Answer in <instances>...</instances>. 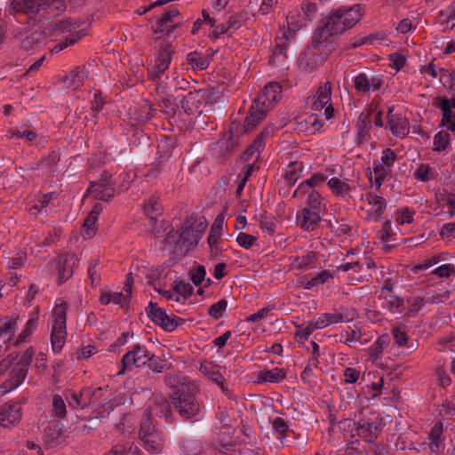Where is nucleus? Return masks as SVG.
I'll return each instance as SVG.
<instances>
[{"label":"nucleus","instance_id":"obj_1","mask_svg":"<svg viewBox=\"0 0 455 455\" xmlns=\"http://www.w3.org/2000/svg\"><path fill=\"white\" fill-rule=\"evenodd\" d=\"M281 97L282 86L275 82L267 84L251 107L249 116L244 120L245 131L250 132L254 129Z\"/></svg>","mask_w":455,"mask_h":455},{"label":"nucleus","instance_id":"obj_2","mask_svg":"<svg viewBox=\"0 0 455 455\" xmlns=\"http://www.w3.org/2000/svg\"><path fill=\"white\" fill-rule=\"evenodd\" d=\"M196 387L187 381H180L174 387L171 401L183 419H192L200 411V403L196 397Z\"/></svg>","mask_w":455,"mask_h":455},{"label":"nucleus","instance_id":"obj_3","mask_svg":"<svg viewBox=\"0 0 455 455\" xmlns=\"http://www.w3.org/2000/svg\"><path fill=\"white\" fill-rule=\"evenodd\" d=\"M69 305L60 299L52 310L48 326L51 330V343L54 353H60L67 339V313Z\"/></svg>","mask_w":455,"mask_h":455},{"label":"nucleus","instance_id":"obj_4","mask_svg":"<svg viewBox=\"0 0 455 455\" xmlns=\"http://www.w3.org/2000/svg\"><path fill=\"white\" fill-rule=\"evenodd\" d=\"M396 157V153L393 149L386 148L382 151L380 159L374 160L372 168L368 169L367 177L376 189H379L390 176Z\"/></svg>","mask_w":455,"mask_h":455},{"label":"nucleus","instance_id":"obj_5","mask_svg":"<svg viewBox=\"0 0 455 455\" xmlns=\"http://www.w3.org/2000/svg\"><path fill=\"white\" fill-rule=\"evenodd\" d=\"M364 8L361 4H355L350 7H339L333 10L328 19L338 34L354 27L363 17Z\"/></svg>","mask_w":455,"mask_h":455},{"label":"nucleus","instance_id":"obj_6","mask_svg":"<svg viewBox=\"0 0 455 455\" xmlns=\"http://www.w3.org/2000/svg\"><path fill=\"white\" fill-rule=\"evenodd\" d=\"M11 9L14 12L38 13L46 9L52 12L65 9L63 0H11Z\"/></svg>","mask_w":455,"mask_h":455},{"label":"nucleus","instance_id":"obj_7","mask_svg":"<svg viewBox=\"0 0 455 455\" xmlns=\"http://www.w3.org/2000/svg\"><path fill=\"white\" fill-rule=\"evenodd\" d=\"M360 209L364 214V219L371 221L380 220L387 208L384 197L373 192H366L361 196Z\"/></svg>","mask_w":455,"mask_h":455},{"label":"nucleus","instance_id":"obj_8","mask_svg":"<svg viewBox=\"0 0 455 455\" xmlns=\"http://www.w3.org/2000/svg\"><path fill=\"white\" fill-rule=\"evenodd\" d=\"M79 26L76 22H73L71 20H63L55 23V32L58 35H65V40L57 44L52 50V52L58 53L66 47L75 44L84 36V33L78 29Z\"/></svg>","mask_w":455,"mask_h":455},{"label":"nucleus","instance_id":"obj_9","mask_svg":"<svg viewBox=\"0 0 455 455\" xmlns=\"http://www.w3.org/2000/svg\"><path fill=\"white\" fill-rule=\"evenodd\" d=\"M432 105L442 112L439 126L450 131L455 136V98L436 96L433 99Z\"/></svg>","mask_w":455,"mask_h":455},{"label":"nucleus","instance_id":"obj_10","mask_svg":"<svg viewBox=\"0 0 455 455\" xmlns=\"http://www.w3.org/2000/svg\"><path fill=\"white\" fill-rule=\"evenodd\" d=\"M299 12L303 14V17L300 20L295 19L297 13H289L287 15V31H283V34L286 40L289 39L290 36H293L297 30L305 27L315 17L316 5L310 2H304L301 4Z\"/></svg>","mask_w":455,"mask_h":455},{"label":"nucleus","instance_id":"obj_11","mask_svg":"<svg viewBox=\"0 0 455 455\" xmlns=\"http://www.w3.org/2000/svg\"><path fill=\"white\" fill-rule=\"evenodd\" d=\"M355 90L360 94L379 92L385 85V77L372 72H362L353 79Z\"/></svg>","mask_w":455,"mask_h":455},{"label":"nucleus","instance_id":"obj_12","mask_svg":"<svg viewBox=\"0 0 455 455\" xmlns=\"http://www.w3.org/2000/svg\"><path fill=\"white\" fill-rule=\"evenodd\" d=\"M103 390L101 387L92 389L90 387L82 388L79 393L69 391L66 395V399L69 406L76 409H83L86 406L94 405L99 403L102 397Z\"/></svg>","mask_w":455,"mask_h":455},{"label":"nucleus","instance_id":"obj_13","mask_svg":"<svg viewBox=\"0 0 455 455\" xmlns=\"http://www.w3.org/2000/svg\"><path fill=\"white\" fill-rule=\"evenodd\" d=\"M249 436L246 428H225V431L219 435L214 445L220 452L227 454L232 451L233 446L246 443Z\"/></svg>","mask_w":455,"mask_h":455},{"label":"nucleus","instance_id":"obj_14","mask_svg":"<svg viewBox=\"0 0 455 455\" xmlns=\"http://www.w3.org/2000/svg\"><path fill=\"white\" fill-rule=\"evenodd\" d=\"M173 50L171 43L162 42L156 53L155 64L148 70L149 79L155 81L160 78L168 68L172 61Z\"/></svg>","mask_w":455,"mask_h":455},{"label":"nucleus","instance_id":"obj_15","mask_svg":"<svg viewBox=\"0 0 455 455\" xmlns=\"http://www.w3.org/2000/svg\"><path fill=\"white\" fill-rule=\"evenodd\" d=\"M148 317L164 331H174L183 320L174 315H168L164 309L159 307L156 303L150 302L147 308Z\"/></svg>","mask_w":455,"mask_h":455},{"label":"nucleus","instance_id":"obj_16","mask_svg":"<svg viewBox=\"0 0 455 455\" xmlns=\"http://www.w3.org/2000/svg\"><path fill=\"white\" fill-rule=\"evenodd\" d=\"M148 350L144 346L139 344L133 345L128 352H126L122 358V369L118 375L124 374L125 371L132 370L135 367H143L146 365L148 359Z\"/></svg>","mask_w":455,"mask_h":455},{"label":"nucleus","instance_id":"obj_17","mask_svg":"<svg viewBox=\"0 0 455 455\" xmlns=\"http://www.w3.org/2000/svg\"><path fill=\"white\" fill-rule=\"evenodd\" d=\"M387 124L393 135L403 138L409 133L408 119L401 112H395L393 107L387 110Z\"/></svg>","mask_w":455,"mask_h":455},{"label":"nucleus","instance_id":"obj_18","mask_svg":"<svg viewBox=\"0 0 455 455\" xmlns=\"http://www.w3.org/2000/svg\"><path fill=\"white\" fill-rule=\"evenodd\" d=\"M290 261V269L299 273L315 268L319 264L317 254L312 251L300 256L291 257Z\"/></svg>","mask_w":455,"mask_h":455},{"label":"nucleus","instance_id":"obj_19","mask_svg":"<svg viewBox=\"0 0 455 455\" xmlns=\"http://www.w3.org/2000/svg\"><path fill=\"white\" fill-rule=\"evenodd\" d=\"M179 11L169 7L156 22L155 33H169L180 22Z\"/></svg>","mask_w":455,"mask_h":455},{"label":"nucleus","instance_id":"obj_20","mask_svg":"<svg viewBox=\"0 0 455 455\" xmlns=\"http://www.w3.org/2000/svg\"><path fill=\"white\" fill-rule=\"evenodd\" d=\"M139 439L142 446L151 453L161 451L163 442L154 428H140Z\"/></svg>","mask_w":455,"mask_h":455},{"label":"nucleus","instance_id":"obj_21","mask_svg":"<svg viewBox=\"0 0 455 455\" xmlns=\"http://www.w3.org/2000/svg\"><path fill=\"white\" fill-rule=\"evenodd\" d=\"M371 114L372 112L368 110L361 113L355 124V143L360 146L367 141L370 138V129L371 126Z\"/></svg>","mask_w":455,"mask_h":455},{"label":"nucleus","instance_id":"obj_22","mask_svg":"<svg viewBox=\"0 0 455 455\" xmlns=\"http://www.w3.org/2000/svg\"><path fill=\"white\" fill-rule=\"evenodd\" d=\"M321 212L318 211L303 208L297 216L298 225L305 231H313L321 221Z\"/></svg>","mask_w":455,"mask_h":455},{"label":"nucleus","instance_id":"obj_23","mask_svg":"<svg viewBox=\"0 0 455 455\" xmlns=\"http://www.w3.org/2000/svg\"><path fill=\"white\" fill-rule=\"evenodd\" d=\"M28 368L15 365L9 373L8 379L2 384L4 393H8L18 387L25 379Z\"/></svg>","mask_w":455,"mask_h":455},{"label":"nucleus","instance_id":"obj_24","mask_svg":"<svg viewBox=\"0 0 455 455\" xmlns=\"http://www.w3.org/2000/svg\"><path fill=\"white\" fill-rule=\"evenodd\" d=\"M78 258L74 253H67L60 258L58 271L61 281L64 282L72 276L74 268L78 265Z\"/></svg>","mask_w":455,"mask_h":455},{"label":"nucleus","instance_id":"obj_25","mask_svg":"<svg viewBox=\"0 0 455 455\" xmlns=\"http://www.w3.org/2000/svg\"><path fill=\"white\" fill-rule=\"evenodd\" d=\"M103 210L102 204L97 203L94 204L93 208L88 214L87 218L84 221L83 226V234L84 236L91 238L92 237L97 231V220Z\"/></svg>","mask_w":455,"mask_h":455},{"label":"nucleus","instance_id":"obj_26","mask_svg":"<svg viewBox=\"0 0 455 455\" xmlns=\"http://www.w3.org/2000/svg\"><path fill=\"white\" fill-rule=\"evenodd\" d=\"M199 238L200 235L198 231L195 230V228L190 224H185L181 228L177 244L188 250L193 246H196Z\"/></svg>","mask_w":455,"mask_h":455},{"label":"nucleus","instance_id":"obj_27","mask_svg":"<svg viewBox=\"0 0 455 455\" xmlns=\"http://www.w3.org/2000/svg\"><path fill=\"white\" fill-rule=\"evenodd\" d=\"M331 101V84L328 81L319 86L316 95L313 97L312 109L315 111L322 110Z\"/></svg>","mask_w":455,"mask_h":455},{"label":"nucleus","instance_id":"obj_28","mask_svg":"<svg viewBox=\"0 0 455 455\" xmlns=\"http://www.w3.org/2000/svg\"><path fill=\"white\" fill-rule=\"evenodd\" d=\"M332 28L331 21L327 18L325 23L317 28L315 31L313 36V45L315 48L321 47L323 44L328 43L330 38L335 35H339L338 32L334 30Z\"/></svg>","mask_w":455,"mask_h":455},{"label":"nucleus","instance_id":"obj_29","mask_svg":"<svg viewBox=\"0 0 455 455\" xmlns=\"http://www.w3.org/2000/svg\"><path fill=\"white\" fill-rule=\"evenodd\" d=\"M88 77V70L84 67H77L63 79L65 86L68 89L76 90L84 84Z\"/></svg>","mask_w":455,"mask_h":455},{"label":"nucleus","instance_id":"obj_30","mask_svg":"<svg viewBox=\"0 0 455 455\" xmlns=\"http://www.w3.org/2000/svg\"><path fill=\"white\" fill-rule=\"evenodd\" d=\"M223 222L224 220L222 217H217L214 222L212 225L210 234L208 235L207 241L211 249V252L213 255H218L219 249V240L222 234L223 229Z\"/></svg>","mask_w":455,"mask_h":455},{"label":"nucleus","instance_id":"obj_31","mask_svg":"<svg viewBox=\"0 0 455 455\" xmlns=\"http://www.w3.org/2000/svg\"><path fill=\"white\" fill-rule=\"evenodd\" d=\"M67 437L62 428H44L42 441L46 448H52L62 443Z\"/></svg>","mask_w":455,"mask_h":455},{"label":"nucleus","instance_id":"obj_32","mask_svg":"<svg viewBox=\"0 0 455 455\" xmlns=\"http://www.w3.org/2000/svg\"><path fill=\"white\" fill-rule=\"evenodd\" d=\"M286 378V371L282 368H273L271 370H262L257 373L256 383L265 382L279 383Z\"/></svg>","mask_w":455,"mask_h":455},{"label":"nucleus","instance_id":"obj_33","mask_svg":"<svg viewBox=\"0 0 455 455\" xmlns=\"http://www.w3.org/2000/svg\"><path fill=\"white\" fill-rule=\"evenodd\" d=\"M314 321L315 327L323 329L333 323L348 322L349 318L340 312H335L321 314Z\"/></svg>","mask_w":455,"mask_h":455},{"label":"nucleus","instance_id":"obj_34","mask_svg":"<svg viewBox=\"0 0 455 455\" xmlns=\"http://www.w3.org/2000/svg\"><path fill=\"white\" fill-rule=\"evenodd\" d=\"M380 428H374V432L371 428H343L340 430L344 438L348 435L353 439L355 436L364 439L367 443H374L377 439Z\"/></svg>","mask_w":455,"mask_h":455},{"label":"nucleus","instance_id":"obj_35","mask_svg":"<svg viewBox=\"0 0 455 455\" xmlns=\"http://www.w3.org/2000/svg\"><path fill=\"white\" fill-rule=\"evenodd\" d=\"M327 185L333 195L342 198L346 197L353 189V186L347 179L333 177L328 180Z\"/></svg>","mask_w":455,"mask_h":455},{"label":"nucleus","instance_id":"obj_36","mask_svg":"<svg viewBox=\"0 0 455 455\" xmlns=\"http://www.w3.org/2000/svg\"><path fill=\"white\" fill-rule=\"evenodd\" d=\"M202 100L201 92L198 91L189 92L186 96L182 97L180 101L182 109L188 115L195 114Z\"/></svg>","mask_w":455,"mask_h":455},{"label":"nucleus","instance_id":"obj_37","mask_svg":"<svg viewBox=\"0 0 455 455\" xmlns=\"http://www.w3.org/2000/svg\"><path fill=\"white\" fill-rule=\"evenodd\" d=\"M99 300L102 305L114 303L116 305L124 306L129 301V296L124 295L123 292H111L107 289H101Z\"/></svg>","mask_w":455,"mask_h":455},{"label":"nucleus","instance_id":"obj_38","mask_svg":"<svg viewBox=\"0 0 455 455\" xmlns=\"http://www.w3.org/2000/svg\"><path fill=\"white\" fill-rule=\"evenodd\" d=\"M19 317H10L0 321V341L5 343L9 341L14 335L18 328Z\"/></svg>","mask_w":455,"mask_h":455},{"label":"nucleus","instance_id":"obj_39","mask_svg":"<svg viewBox=\"0 0 455 455\" xmlns=\"http://www.w3.org/2000/svg\"><path fill=\"white\" fill-rule=\"evenodd\" d=\"M436 171L432 168L428 164H419L413 172L414 178L421 182H427L433 180L437 177Z\"/></svg>","mask_w":455,"mask_h":455},{"label":"nucleus","instance_id":"obj_40","mask_svg":"<svg viewBox=\"0 0 455 455\" xmlns=\"http://www.w3.org/2000/svg\"><path fill=\"white\" fill-rule=\"evenodd\" d=\"M88 194L97 200L108 201L115 195L113 187H102V185H90L87 189Z\"/></svg>","mask_w":455,"mask_h":455},{"label":"nucleus","instance_id":"obj_41","mask_svg":"<svg viewBox=\"0 0 455 455\" xmlns=\"http://www.w3.org/2000/svg\"><path fill=\"white\" fill-rule=\"evenodd\" d=\"M38 318L39 317L37 312H32L29 314L28 320L27 321L21 332L19 334L16 339V343L26 341L27 338L35 331Z\"/></svg>","mask_w":455,"mask_h":455},{"label":"nucleus","instance_id":"obj_42","mask_svg":"<svg viewBox=\"0 0 455 455\" xmlns=\"http://www.w3.org/2000/svg\"><path fill=\"white\" fill-rule=\"evenodd\" d=\"M302 171V164L301 163H298V162H295V163H292L291 164L284 174H283V179H284V181L287 183V185L289 186H292L296 183V181L299 180V178L300 177V172Z\"/></svg>","mask_w":455,"mask_h":455},{"label":"nucleus","instance_id":"obj_43","mask_svg":"<svg viewBox=\"0 0 455 455\" xmlns=\"http://www.w3.org/2000/svg\"><path fill=\"white\" fill-rule=\"evenodd\" d=\"M144 212L151 220H156L162 214V206L156 197H150L144 204Z\"/></svg>","mask_w":455,"mask_h":455},{"label":"nucleus","instance_id":"obj_44","mask_svg":"<svg viewBox=\"0 0 455 455\" xmlns=\"http://www.w3.org/2000/svg\"><path fill=\"white\" fill-rule=\"evenodd\" d=\"M188 63L193 68L199 70L206 69L209 66L207 58L201 56L197 52H189L187 55Z\"/></svg>","mask_w":455,"mask_h":455},{"label":"nucleus","instance_id":"obj_45","mask_svg":"<svg viewBox=\"0 0 455 455\" xmlns=\"http://www.w3.org/2000/svg\"><path fill=\"white\" fill-rule=\"evenodd\" d=\"M174 289L178 294L175 298L176 302H184L193 292V287L181 281L174 282Z\"/></svg>","mask_w":455,"mask_h":455},{"label":"nucleus","instance_id":"obj_46","mask_svg":"<svg viewBox=\"0 0 455 455\" xmlns=\"http://www.w3.org/2000/svg\"><path fill=\"white\" fill-rule=\"evenodd\" d=\"M450 131L438 132L435 137L433 141V150L435 151H443L450 145Z\"/></svg>","mask_w":455,"mask_h":455},{"label":"nucleus","instance_id":"obj_47","mask_svg":"<svg viewBox=\"0 0 455 455\" xmlns=\"http://www.w3.org/2000/svg\"><path fill=\"white\" fill-rule=\"evenodd\" d=\"M446 68H443L435 65L433 61L420 68V73L425 76H429L433 79H442L445 74Z\"/></svg>","mask_w":455,"mask_h":455},{"label":"nucleus","instance_id":"obj_48","mask_svg":"<svg viewBox=\"0 0 455 455\" xmlns=\"http://www.w3.org/2000/svg\"><path fill=\"white\" fill-rule=\"evenodd\" d=\"M443 428H431L429 432V447L432 451H440L443 446Z\"/></svg>","mask_w":455,"mask_h":455},{"label":"nucleus","instance_id":"obj_49","mask_svg":"<svg viewBox=\"0 0 455 455\" xmlns=\"http://www.w3.org/2000/svg\"><path fill=\"white\" fill-rule=\"evenodd\" d=\"M451 297V291L445 290L443 291H433L426 294V302L429 304L445 303Z\"/></svg>","mask_w":455,"mask_h":455},{"label":"nucleus","instance_id":"obj_50","mask_svg":"<svg viewBox=\"0 0 455 455\" xmlns=\"http://www.w3.org/2000/svg\"><path fill=\"white\" fill-rule=\"evenodd\" d=\"M331 278H333V275L328 270H323L315 276L309 279L304 287L305 289H312L315 286L325 283Z\"/></svg>","mask_w":455,"mask_h":455},{"label":"nucleus","instance_id":"obj_51","mask_svg":"<svg viewBox=\"0 0 455 455\" xmlns=\"http://www.w3.org/2000/svg\"><path fill=\"white\" fill-rule=\"evenodd\" d=\"M252 169H253V165L247 164L243 169V171L237 175L236 180H235V182L237 184V188H236V191H235L236 196L241 195L249 177L251 175Z\"/></svg>","mask_w":455,"mask_h":455},{"label":"nucleus","instance_id":"obj_52","mask_svg":"<svg viewBox=\"0 0 455 455\" xmlns=\"http://www.w3.org/2000/svg\"><path fill=\"white\" fill-rule=\"evenodd\" d=\"M328 227L331 228L332 232H334L338 235H347L351 228L350 225L344 220H329Z\"/></svg>","mask_w":455,"mask_h":455},{"label":"nucleus","instance_id":"obj_53","mask_svg":"<svg viewBox=\"0 0 455 455\" xmlns=\"http://www.w3.org/2000/svg\"><path fill=\"white\" fill-rule=\"evenodd\" d=\"M415 212L409 207H404L396 212L395 221L398 225L411 224L413 222Z\"/></svg>","mask_w":455,"mask_h":455},{"label":"nucleus","instance_id":"obj_54","mask_svg":"<svg viewBox=\"0 0 455 455\" xmlns=\"http://www.w3.org/2000/svg\"><path fill=\"white\" fill-rule=\"evenodd\" d=\"M232 148L233 142L229 141V139L222 138L216 142L214 147H212V151L215 156H220L225 153L230 152Z\"/></svg>","mask_w":455,"mask_h":455},{"label":"nucleus","instance_id":"obj_55","mask_svg":"<svg viewBox=\"0 0 455 455\" xmlns=\"http://www.w3.org/2000/svg\"><path fill=\"white\" fill-rule=\"evenodd\" d=\"M228 307V301L225 299L219 300L218 302L212 304L208 309V315L213 319H220L224 312L226 311Z\"/></svg>","mask_w":455,"mask_h":455},{"label":"nucleus","instance_id":"obj_56","mask_svg":"<svg viewBox=\"0 0 455 455\" xmlns=\"http://www.w3.org/2000/svg\"><path fill=\"white\" fill-rule=\"evenodd\" d=\"M99 260L96 259H93L90 261L88 266V277L91 281V284L93 287H97L100 283V275L98 271Z\"/></svg>","mask_w":455,"mask_h":455},{"label":"nucleus","instance_id":"obj_57","mask_svg":"<svg viewBox=\"0 0 455 455\" xmlns=\"http://www.w3.org/2000/svg\"><path fill=\"white\" fill-rule=\"evenodd\" d=\"M387 303L388 309L392 313H403L405 309L404 307V301L402 298L390 295L387 298H385Z\"/></svg>","mask_w":455,"mask_h":455},{"label":"nucleus","instance_id":"obj_58","mask_svg":"<svg viewBox=\"0 0 455 455\" xmlns=\"http://www.w3.org/2000/svg\"><path fill=\"white\" fill-rule=\"evenodd\" d=\"M148 359L146 365L152 370L154 372H162L164 369L165 363L164 360L156 356L154 353L148 351Z\"/></svg>","mask_w":455,"mask_h":455},{"label":"nucleus","instance_id":"obj_59","mask_svg":"<svg viewBox=\"0 0 455 455\" xmlns=\"http://www.w3.org/2000/svg\"><path fill=\"white\" fill-rule=\"evenodd\" d=\"M426 297L411 296L407 299L408 313L415 315L426 304Z\"/></svg>","mask_w":455,"mask_h":455},{"label":"nucleus","instance_id":"obj_60","mask_svg":"<svg viewBox=\"0 0 455 455\" xmlns=\"http://www.w3.org/2000/svg\"><path fill=\"white\" fill-rule=\"evenodd\" d=\"M300 64L306 70H314L318 66L315 54L311 51L305 52L300 60Z\"/></svg>","mask_w":455,"mask_h":455},{"label":"nucleus","instance_id":"obj_61","mask_svg":"<svg viewBox=\"0 0 455 455\" xmlns=\"http://www.w3.org/2000/svg\"><path fill=\"white\" fill-rule=\"evenodd\" d=\"M21 419V412L20 408L14 407L10 410L8 414L2 419V422L0 423V427H7L8 424H17Z\"/></svg>","mask_w":455,"mask_h":455},{"label":"nucleus","instance_id":"obj_62","mask_svg":"<svg viewBox=\"0 0 455 455\" xmlns=\"http://www.w3.org/2000/svg\"><path fill=\"white\" fill-rule=\"evenodd\" d=\"M304 208L322 212V209H323L322 198L316 190L312 192L307 197V206Z\"/></svg>","mask_w":455,"mask_h":455},{"label":"nucleus","instance_id":"obj_63","mask_svg":"<svg viewBox=\"0 0 455 455\" xmlns=\"http://www.w3.org/2000/svg\"><path fill=\"white\" fill-rule=\"evenodd\" d=\"M440 17L443 22H451V27L455 26V1L451 2L444 10L440 12Z\"/></svg>","mask_w":455,"mask_h":455},{"label":"nucleus","instance_id":"obj_64","mask_svg":"<svg viewBox=\"0 0 455 455\" xmlns=\"http://www.w3.org/2000/svg\"><path fill=\"white\" fill-rule=\"evenodd\" d=\"M455 273V266L451 263L443 264L433 270L432 274L439 278H448Z\"/></svg>","mask_w":455,"mask_h":455}]
</instances>
